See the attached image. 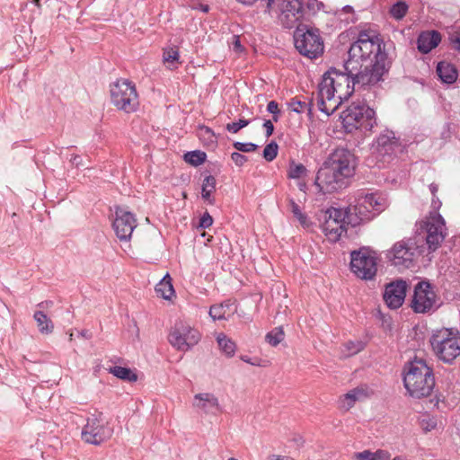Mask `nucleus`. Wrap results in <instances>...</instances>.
I'll use <instances>...</instances> for the list:
<instances>
[{
  "instance_id": "nucleus-1",
  "label": "nucleus",
  "mask_w": 460,
  "mask_h": 460,
  "mask_svg": "<svg viewBox=\"0 0 460 460\" xmlns=\"http://www.w3.org/2000/svg\"><path fill=\"white\" fill-rule=\"evenodd\" d=\"M383 45V40L375 31H359L344 63L345 71L353 76L356 83L374 85L382 80L389 65Z\"/></svg>"
},
{
  "instance_id": "nucleus-2",
  "label": "nucleus",
  "mask_w": 460,
  "mask_h": 460,
  "mask_svg": "<svg viewBox=\"0 0 460 460\" xmlns=\"http://www.w3.org/2000/svg\"><path fill=\"white\" fill-rule=\"evenodd\" d=\"M355 85L363 86L361 84L356 83L349 72L342 73L335 68H331L324 73L318 85L315 98L317 108L330 116L351 96Z\"/></svg>"
},
{
  "instance_id": "nucleus-3",
  "label": "nucleus",
  "mask_w": 460,
  "mask_h": 460,
  "mask_svg": "<svg viewBox=\"0 0 460 460\" xmlns=\"http://www.w3.org/2000/svg\"><path fill=\"white\" fill-rule=\"evenodd\" d=\"M403 384L411 396H429L435 386L432 369L422 359H415L404 367Z\"/></svg>"
},
{
  "instance_id": "nucleus-4",
  "label": "nucleus",
  "mask_w": 460,
  "mask_h": 460,
  "mask_svg": "<svg viewBox=\"0 0 460 460\" xmlns=\"http://www.w3.org/2000/svg\"><path fill=\"white\" fill-rule=\"evenodd\" d=\"M387 207V199L381 194H359L355 199V204L347 208L350 213L349 223L356 226L361 222L372 219Z\"/></svg>"
},
{
  "instance_id": "nucleus-5",
  "label": "nucleus",
  "mask_w": 460,
  "mask_h": 460,
  "mask_svg": "<svg viewBox=\"0 0 460 460\" xmlns=\"http://www.w3.org/2000/svg\"><path fill=\"white\" fill-rule=\"evenodd\" d=\"M434 354L441 361L452 364L460 356V332L455 328L435 331L429 340Z\"/></svg>"
},
{
  "instance_id": "nucleus-6",
  "label": "nucleus",
  "mask_w": 460,
  "mask_h": 460,
  "mask_svg": "<svg viewBox=\"0 0 460 460\" xmlns=\"http://www.w3.org/2000/svg\"><path fill=\"white\" fill-rule=\"evenodd\" d=\"M342 125L346 132L359 129L370 132L376 126V112L365 104L352 103L341 114Z\"/></svg>"
},
{
  "instance_id": "nucleus-7",
  "label": "nucleus",
  "mask_w": 460,
  "mask_h": 460,
  "mask_svg": "<svg viewBox=\"0 0 460 460\" xmlns=\"http://www.w3.org/2000/svg\"><path fill=\"white\" fill-rule=\"evenodd\" d=\"M111 102L119 110L126 113L134 112L138 107V95L135 84L126 79H120L111 84Z\"/></svg>"
},
{
  "instance_id": "nucleus-8",
  "label": "nucleus",
  "mask_w": 460,
  "mask_h": 460,
  "mask_svg": "<svg viewBox=\"0 0 460 460\" xmlns=\"http://www.w3.org/2000/svg\"><path fill=\"white\" fill-rule=\"evenodd\" d=\"M350 213L348 208H330L323 214L322 230L330 242H337L346 231L345 225H350Z\"/></svg>"
},
{
  "instance_id": "nucleus-9",
  "label": "nucleus",
  "mask_w": 460,
  "mask_h": 460,
  "mask_svg": "<svg viewBox=\"0 0 460 460\" xmlns=\"http://www.w3.org/2000/svg\"><path fill=\"white\" fill-rule=\"evenodd\" d=\"M378 257L368 248H360L350 254L351 271L361 279H372L377 271Z\"/></svg>"
},
{
  "instance_id": "nucleus-10",
  "label": "nucleus",
  "mask_w": 460,
  "mask_h": 460,
  "mask_svg": "<svg viewBox=\"0 0 460 460\" xmlns=\"http://www.w3.org/2000/svg\"><path fill=\"white\" fill-rule=\"evenodd\" d=\"M420 227L426 234V242L430 251H436L447 235L446 222L438 212H429V216L420 222Z\"/></svg>"
},
{
  "instance_id": "nucleus-11",
  "label": "nucleus",
  "mask_w": 460,
  "mask_h": 460,
  "mask_svg": "<svg viewBox=\"0 0 460 460\" xmlns=\"http://www.w3.org/2000/svg\"><path fill=\"white\" fill-rule=\"evenodd\" d=\"M440 306L434 288L427 281L419 282L414 288L411 308L417 314H429Z\"/></svg>"
},
{
  "instance_id": "nucleus-12",
  "label": "nucleus",
  "mask_w": 460,
  "mask_h": 460,
  "mask_svg": "<svg viewBox=\"0 0 460 460\" xmlns=\"http://www.w3.org/2000/svg\"><path fill=\"white\" fill-rule=\"evenodd\" d=\"M294 40L298 52L309 58H315L323 51V42L317 30L297 28Z\"/></svg>"
},
{
  "instance_id": "nucleus-13",
  "label": "nucleus",
  "mask_w": 460,
  "mask_h": 460,
  "mask_svg": "<svg viewBox=\"0 0 460 460\" xmlns=\"http://www.w3.org/2000/svg\"><path fill=\"white\" fill-rule=\"evenodd\" d=\"M113 434V428L103 418L102 413L93 415L82 430V438L84 442L100 445L108 440Z\"/></svg>"
},
{
  "instance_id": "nucleus-14",
  "label": "nucleus",
  "mask_w": 460,
  "mask_h": 460,
  "mask_svg": "<svg viewBox=\"0 0 460 460\" xmlns=\"http://www.w3.org/2000/svg\"><path fill=\"white\" fill-rule=\"evenodd\" d=\"M200 340L198 330L184 322H177L172 328L168 341L170 344L180 351H188Z\"/></svg>"
},
{
  "instance_id": "nucleus-15",
  "label": "nucleus",
  "mask_w": 460,
  "mask_h": 460,
  "mask_svg": "<svg viewBox=\"0 0 460 460\" xmlns=\"http://www.w3.org/2000/svg\"><path fill=\"white\" fill-rule=\"evenodd\" d=\"M399 148L398 139L393 131L386 130L380 134L372 146V155L376 163L385 164L390 163Z\"/></svg>"
},
{
  "instance_id": "nucleus-16",
  "label": "nucleus",
  "mask_w": 460,
  "mask_h": 460,
  "mask_svg": "<svg viewBox=\"0 0 460 460\" xmlns=\"http://www.w3.org/2000/svg\"><path fill=\"white\" fill-rule=\"evenodd\" d=\"M324 164L336 171V172L348 178L353 174L355 157L349 150L337 148L329 155Z\"/></svg>"
},
{
  "instance_id": "nucleus-17",
  "label": "nucleus",
  "mask_w": 460,
  "mask_h": 460,
  "mask_svg": "<svg viewBox=\"0 0 460 460\" xmlns=\"http://www.w3.org/2000/svg\"><path fill=\"white\" fill-rule=\"evenodd\" d=\"M414 256L415 248L405 241L395 243L386 254L393 265L402 269H409L412 266Z\"/></svg>"
},
{
  "instance_id": "nucleus-18",
  "label": "nucleus",
  "mask_w": 460,
  "mask_h": 460,
  "mask_svg": "<svg viewBox=\"0 0 460 460\" xmlns=\"http://www.w3.org/2000/svg\"><path fill=\"white\" fill-rule=\"evenodd\" d=\"M112 226L117 237L120 241H128L137 226V220L135 216L126 208L116 207Z\"/></svg>"
},
{
  "instance_id": "nucleus-19",
  "label": "nucleus",
  "mask_w": 460,
  "mask_h": 460,
  "mask_svg": "<svg viewBox=\"0 0 460 460\" xmlns=\"http://www.w3.org/2000/svg\"><path fill=\"white\" fill-rule=\"evenodd\" d=\"M344 179L346 178L343 175L323 164L317 172L314 184L321 192H333L342 188Z\"/></svg>"
},
{
  "instance_id": "nucleus-20",
  "label": "nucleus",
  "mask_w": 460,
  "mask_h": 460,
  "mask_svg": "<svg viewBox=\"0 0 460 460\" xmlns=\"http://www.w3.org/2000/svg\"><path fill=\"white\" fill-rule=\"evenodd\" d=\"M279 20L286 28H294L303 18L301 0H282L279 5Z\"/></svg>"
},
{
  "instance_id": "nucleus-21",
  "label": "nucleus",
  "mask_w": 460,
  "mask_h": 460,
  "mask_svg": "<svg viewBox=\"0 0 460 460\" xmlns=\"http://www.w3.org/2000/svg\"><path fill=\"white\" fill-rule=\"evenodd\" d=\"M407 284L403 280L393 281L385 286L384 300L388 307L399 308L406 296Z\"/></svg>"
},
{
  "instance_id": "nucleus-22",
  "label": "nucleus",
  "mask_w": 460,
  "mask_h": 460,
  "mask_svg": "<svg viewBox=\"0 0 460 460\" xmlns=\"http://www.w3.org/2000/svg\"><path fill=\"white\" fill-rule=\"evenodd\" d=\"M193 407L206 414H215L219 410L217 397L211 393H199L194 395Z\"/></svg>"
},
{
  "instance_id": "nucleus-23",
  "label": "nucleus",
  "mask_w": 460,
  "mask_h": 460,
  "mask_svg": "<svg viewBox=\"0 0 460 460\" xmlns=\"http://www.w3.org/2000/svg\"><path fill=\"white\" fill-rule=\"evenodd\" d=\"M441 40V36L438 31H425L420 34L418 38V49L424 54L429 53L436 48Z\"/></svg>"
},
{
  "instance_id": "nucleus-24",
  "label": "nucleus",
  "mask_w": 460,
  "mask_h": 460,
  "mask_svg": "<svg viewBox=\"0 0 460 460\" xmlns=\"http://www.w3.org/2000/svg\"><path fill=\"white\" fill-rule=\"evenodd\" d=\"M367 396L366 392L361 388H355L345 394L340 398L339 407L341 410L349 411L352 408L356 402L362 400Z\"/></svg>"
},
{
  "instance_id": "nucleus-25",
  "label": "nucleus",
  "mask_w": 460,
  "mask_h": 460,
  "mask_svg": "<svg viewBox=\"0 0 460 460\" xmlns=\"http://www.w3.org/2000/svg\"><path fill=\"white\" fill-rule=\"evenodd\" d=\"M437 73L441 81L446 84H453L458 76L456 66L446 61H441L438 64Z\"/></svg>"
},
{
  "instance_id": "nucleus-26",
  "label": "nucleus",
  "mask_w": 460,
  "mask_h": 460,
  "mask_svg": "<svg viewBox=\"0 0 460 460\" xmlns=\"http://www.w3.org/2000/svg\"><path fill=\"white\" fill-rule=\"evenodd\" d=\"M33 318L41 334L49 335L54 331V323L42 311H35Z\"/></svg>"
},
{
  "instance_id": "nucleus-27",
  "label": "nucleus",
  "mask_w": 460,
  "mask_h": 460,
  "mask_svg": "<svg viewBox=\"0 0 460 460\" xmlns=\"http://www.w3.org/2000/svg\"><path fill=\"white\" fill-rule=\"evenodd\" d=\"M217 181L216 178L212 175L206 176L203 180L202 188H201V197L210 205L215 204V199L212 197V194L216 190Z\"/></svg>"
},
{
  "instance_id": "nucleus-28",
  "label": "nucleus",
  "mask_w": 460,
  "mask_h": 460,
  "mask_svg": "<svg viewBox=\"0 0 460 460\" xmlns=\"http://www.w3.org/2000/svg\"><path fill=\"white\" fill-rule=\"evenodd\" d=\"M155 292L164 299H170L173 296L174 289L169 274H166L155 286Z\"/></svg>"
},
{
  "instance_id": "nucleus-29",
  "label": "nucleus",
  "mask_w": 460,
  "mask_h": 460,
  "mask_svg": "<svg viewBox=\"0 0 460 460\" xmlns=\"http://www.w3.org/2000/svg\"><path fill=\"white\" fill-rule=\"evenodd\" d=\"M288 204L293 216L298 220L300 225L304 228H309L312 226V222L307 215L302 212L299 206L293 199H289Z\"/></svg>"
},
{
  "instance_id": "nucleus-30",
  "label": "nucleus",
  "mask_w": 460,
  "mask_h": 460,
  "mask_svg": "<svg viewBox=\"0 0 460 460\" xmlns=\"http://www.w3.org/2000/svg\"><path fill=\"white\" fill-rule=\"evenodd\" d=\"M217 341L223 353L227 357H233L235 352V343L227 338L225 334L220 333L217 337Z\"/></svg>"
},
{
  "instance_id": "nucleus-31",
  "label": "nucleus",
  "mask_w": 460,
  "mask_h": 460,
  "mask_svg": "<svg viewBox=\"0 0 460 460\" xmlns=\"http://www.w3.org/2000/svg\"><path fill=\"white\" fill-rule=\"evenodd\" d=\"M110 373L126 381H137V376L128 367L115 366L113 367H111Z\"/></svg>"
},
{
  "instance_id": "nucleus-32",
  "label": "nucleus",
  "mask_w": 460,
  "mask_h": 460,
  "mask_svg": "<svg viewBox=\"0 0 460 460\" xmlns=\"http://www.w3.org/2000/svg\"><path fill=\"white\" fill-rule=\"evenodd\" d=\"M198 135L208 146H214L217 143V137L214 131L207 126H200L199 128Z\"/></svg>"
},
{
  "instance_id": "nucleus-33",
  "label": "nucleus",
  "mask_w": 460,
  "mask_h": 460,
  "mask_svg": "<svg viewBox=\"0 0 460 460\" xmlns=\"http://www.w3.org/2000/svg\"><path fill=\"white\" fill-rule=\"evenodd\" d=\"M284 337L285 333L282 327H276L267 333L265 340L269 344L276 347L284 340Z\"/></svg>"
},
{
  "instance_id": "nucleus-34",
  "label": "nucleus",
  "mask_w": 460,
  "mask_h": 460,
  "mask_svg": "<svg viewBox=\"0 0 460 460\" xmlns=\"http://www.w3.org/2000/svg\"><path fill=\"white\" fill-rule=\"evenodd\" d=\"M364 349V343L360 341H349L344 343L342 353L345 357L353 356Z\"/></svg>"
},
{
  "instance_id": "nucleus-35",
  "label": "nucleus",
  "mask_w": 460,
  "mask_h": 460,
  "mask_svg": "<svg viewBox=\"0 0 460 460\" xmlns=\"http://www.w3.org/2000/svg\"><path fill=\"white\" fill-rule=\"evenodd\" d=\"M206 154L201 151H191L184 155V160L186 163L198 166L203 164L206 160Z\"/></svg>"
},
{
  "instance_id": "nucleus-36",
  "label": "nucleus",
  "mask_w": 460,
  "mask_h": 460,
  "mask_svg": "<svg viewBox=\"0 0 460 460\" xmlns=\"http://www.w3.org/2000/svg\"><path fill=\"white\" fill-rule=\"evenodd\" d=\"M408 4L403 1H398L390 9L391 15L396 19L401 20L402 19L408 11Z\"/></svg>"
},
{
  "instance_id": "nucleus-37",
  "label": "nucleus",
  "mask_w": 460,
  "mask_h": 460,
  "mask_svg": "<svg viewBox=\"0 0 460 460\" xmlns=\"http://www.w3.org/2000/svg\"><path fill=\"white\" fill-rule=\"evenodd\" d=\"M312 105H314L313 100L310 102H306L293 99L289 102V108L296 113L304 112L305 110L311 111Z\"/></svg>"
},
{
  "instance_id": "nucleus-38",
  "label": "nucleus",
  "mask_w": 460,
  "mask_h": 460,
  "mask_svg": "<svg viewBox=\"0 0 460 460\" xmlns=\"http://www.w3.org/2000/svg\"><path fill=\"white\" fill-rule=\"evenodd\" d=\"M306 173V168L301 164L292 163L288 170V177L292 179H300Z\"/></svg>"
},
{
  "instance_id": "nucleus-39",
  "label": "nucleus",
  "mask_w": 460,
  "mask_h": 460,
  "mask_svg": "<svg viewBox=\"0 0 460 460\" xmlns=\"http://www.w3.org/2000/svg\"><path fill=\"white\" fill-rule=\"evenodd\" d=\"M226 307H228V305L223 304L212 305L209 309V315L213 320L225 319Z\"/></svg>"
},
{
  "instance_id": "nucleus-40",
  "label": "nucleus",
  "mask_w": 460,
  "mask_h": 460,
  "mask_svg": "<svg viewBox=\"0 0 460 460\" xmlns=\"http://www.w3.org/2000/svg\"><path fill=\"white\" fill-rule=\"evenodd\" d=\"M279 146L275 142L268 144L263 150V157L266 161L271 162L278 155Z\"/></svg>"
},
{
  "instance_id": "nucleus-41",
  "label": "nucleus",
  "mask_w": 460,
  "mask_h": 460,
  "mask_svg": "<svg viewBox=\"0 0 460 460\" xmlns=\"http://www.w3.org/2000/svg\"><path fill=\"white\" fill-rule=\"evenodd\" d=\"M249 124H250V120L249 119H240L238 121L226 124V128L229 132L235 134L240 129L245 128Z\"/></svg>"
},
{
  "instance_id": "nucleus-42",
  "label": "nucleus",
  "mask_w": 460,
  "mask_h": 460,
  "mask_svg": "<svg viewBox=\"0 0 460 460\" xmlns=\"http://www.w3.org/2000/svg\"><path fill=\"white\" fill-rule=\"evenodd\" d=\"M163 58L165 63L173 64L179 59V52L175 49H165Z\"/></svg>"
},
{
  "instance_id": "nucleus-43",
  "label": "nucleus",
  "mask_w": 460,
  "mask_h": 460,
  "mask_svg": "<svg viewBox=\"0 0 460 460\" xmlns=\"http://www.w3.org/2000/svg\"><path fill=\"white\" fill-rule=\"evenodd\" d=\"M234 147L239 152H253L258 148V146L253 143H242V142H234Z\"/></svg>"
},
{
  "instance_id": "nucleus-44",
  "label": "nucleus",
  "mask_w": 460,
  "mask_h": 460,
  "mask_svg": "<svg viewBox=\"0 0 460 460\" xmlns=\"http://www.w3.org/2000/svg\"><path fill=\"white\" fill-rule=\"evenodd\" d=\"M303 4V16L307 12H314L319 9V4L317 0H301Z\"/></svg>"
},
{
  "instance_id": "nucleus-45",
  "label": "nucleus",
  "mask_w": 460,
  "mask_h": 460,
  "mask_svg": "<svg viewBox=\"0 0 460 460\" xmlns=\"http://www.w3.org/2000/svg\"><path fill=\"white\" fill-rule=\"evenodd\" d=\"M267 111L270 112V113H272L273 114V120L274 121H278L279 120V116L278 114L279 113V104L277 102L275 101H270L268 105H267Z\"/></svg>"
},
{
  "instance_id": "nucleus-46",
  "label": "nucleus",
  "mask_w": 460,
  "mask_h": 460,
  "mask_svg": "<svg viewBox=\"0 0 460 460\" xmlns=\"http://www.w3.org/2000/svg\"><path fill=\"white\" fill-rule=\"evenodd\" d=\"M420 427L424 432H429L435 429L436 421L432 419H423L420 421Z\"/></svg>"
},
{
  "instance_id": "nucleus-47",
  "label": "nucleus",
  "mask_w": 460,
  "mask_h": 460,
  "mask_svg": "<svg viewBox=\"0 0 460 460\" xmlns=\"http://www.w3.org/2000/svg\"><path fill=\"white\" fill-rule=\"evenodd\" d=\"M449 40L454 47V49L460 50V29L455 31L450 34Z\"/></svg>"
},
{
  "instance_id": "nucleus-48",
  "label": "nucleus",
  "mask_w": 460,
  "mask_h": 460,
  "mask_svg": "<svg viewBox=\"0 0 460 460\" xmlns=\"http://www.w3.org/2000/svg\"><path fill=\"white\" fill-rule=\"evenodd\" d=\"M213 224V218L208 213L205 212L203 216L199 219V226L201 228H208Z\"/></svg>"
},
{
  "instance_id": "nucleus-49",
  "label": "nucleus",
  "mask_w": 460,
  "mask_h": 460,
  "mask_svg": "<svg viewBox=\"0 0 460 460\" xmlns=\"http://www.w3.org/2000/svg\"><path fill=\"white\" fill-rule=\"evenodd\" d=\"M391 457V455L388 451L378 449L376 452H374L373 460H389Z\"/></svg>"
},
{
  "instance_id": "nucleus-50",
  "label": "nucleus",
  "mask_w": 460,
  "mask_h": 460,
  "mask_svg": "<svg viewBox=\"0 0 460 460\" xmlns=\"http://www.w3.org/2000/svg\"><path fill=\"white\" fill-rule=\"evenodd\" d=\"M231 158L237 166H242L247 161L246 156L239 152L233 153Z\"/></svg>"
},
{
  "instance_id": "nucleus-51",
  "label": "nucleus",
  "mask_w": 460,
  "mask_h": 460,
  "mask_svg": "<svg viewBox=\"0 0 460 460\" xmlns=\"http://www.w3.org/2000/svg\"><path fill=\"white\" fill-rule=\"evenodd\" d=\"M374 452L370 450H364L362 452H358L355 454V458L357 460H373Z\"/></svg>"
},
{
  "instance_id": "nucleus-52",
  "label": "nucleus",
  "mask_w": 460,
  "mask_h": 460,
  "mask_svg": "<svg viewBox=\"0 0 460 460\" xmlns=\"http://www.w3.org/2000/svg\"><path fill=\"white\" fill-rule=\"evenodd\" d=\"M233 49L235 51V52H242L243 51V46L241 45V40H240V38L239 36H234L233 37Z\"/></svg>"
},
{
  "instance_id": "nucleus-53",
  "label": "nucleus",
  "mask_w": 460,
  "mask_h": 460,
  "mask_svg": "<svg viewBox=\"0 0 460 460\" xmlns=\"http://www.w3.org/2000/svg\"><path fill=\"white\" fill-rule=\"evenodd\" d=\"M263 128L266 130V136L268 137L272 135V133L274 131V126L270 120H269V119L265 120V122L263 123Z\"/></svg>"
},
{
  "instance_id": "nucleus-54",
  "label": "nucleus",
  "mask_w": 460,
  "mask_h": 460,
  "mask_svg": "<svg viewBox=\"0 0 460 460\" xmlns=\"http://www.w3.org/2000/svg\"><path fill=\"white\" fill-rule=\"evenodd\" d=\"M71 162L73 164H75L76 167H78L79 165H81L82 158L79 155H74L71 158Z\"/></svg>"
},
{
  "instance_id": "nucleus-55",
  "label": "nucleus",
  "mask_w": 460,
  "mask_h": 460,
  "mask_svg": "<svg viewBox=\"0 0 460 460\" xmlns=\"http://www.w3.org/2000/svg\"><path fill=\"white\" fill-rule=\"evenodd\" d=\"M431 206H432L434 210H438L440 208V206H441V202L439 200H435L433 199ZM434 212H437V211H434Z\"/></svg>"
},
{
  "instance_id": "nucleus-56",
  "label": "nucleus",
  "mask_w": 460,
  "mask_h": 460,
  "mask_svg": "<svg viewBox=\"0 0 460 460\" xmlns=\"http://www.w3.org/2000/svg\"><path fill=\"white\" fill-rule=\"evenodd\" d=\"M429 190H430V192L432 193V195L435 197L436 192L438 191V185L431 183L429 185Z\"/></svg>"
},
{
  "instance_id": "nucleus-57",
  "label": "nucleus",
  "mask_w": 460,
  "mask_h": 460,
  "mask_svg": "<svg viewBox=\"0 0 460 460\" xmlns=\"http://www.w3.org/2000/svg\"><path fill=\"white\" fill-rule=\"evenodd\" d=\"M298 188L301 191L305 192L306 190V183L305 181L298 182Z\"/></svg>"
},
{
  "instance_id": "nucleus-58",
  "label": "nucleus",
  "mask_w": 460,
  "mask_h": 460,
  "mask_svg": "<svg viewBox=\"0 0 460 460\" xmlns=\"http://www.w3.org/2000/svg\"><path fill=\"white\" fill-rule=\"evenodd\" d=\"M51 304H52V302L46 301V302L40 303L38 305V306L41 307V308H45V307L50 306Z\"/></svg>"
},
{
  "instance_id": "nucleus-59",
  "label": "nucleus",
  "mask_w": 460,
  "mask_h": 460,
  "mask_svg": "<svg viewBox=\"0 0 460 460\" xmlns=\"http://www.w3.org/2000/svg\"><path fill=\"white\" fill-rule=\"evenodd\" d=\"M237 1L240 3H243L244 4L251 5V4H254L257 0H237Z\"/></svg>"
},
{
  "instance_id": "nucleus-60",
  "label": "nucleus",
  "mask_w": 460,
  "mask_h": 460,
  "mask_svg": "<svg viewBox=\"0 0 460 460\" xmlns=\"http://www.w3.org/2000/svg\"><path fill=\"white\" fill-rule=\"evenodd\" d=\"M271 459H275V460H284L285 456H276V455H272L270 456Z\"/></svg>"
},
{
  "instance_id": "nucleus-61",
  "label": "nucleus",
  "mask_w": 460,
  "mask_h": 460,
  "mask_svg": "<svg viewBox=\"0 0 460 460\" xmlns=\"http://www.w3.org/2000/svg\"><path fill=\"white\" fill-rule=\"evenodd\" d=\"M242 360H243V361H244V362H246V363L252 364V365H256L255 363L252 362V361L250 360V358H247V357H242Z\"/></svg>"
},
{
  "instance_id": "nucleus-62",
  "label": "nucleus",
  "mask_w": 460,
  "mask_h": 460,
  "mask_svg": "<svg viewBox=\"0 0 460 460\" xmlns=\"http://www.w3.org/2000/svg\"><path fill=\"white\" fill-rule=\"evenodd\" d=\"M343 10L346 12V13H349L352 11V7L349 6V5H346Z\"/></svg>"
},
{
  "instance_id": "nucleus-63",
  "label": "nucleus",
  "mask_w": 460,
  "mask_h": 460,
  "mask_svg": "<svg viewBox=\"0 0 460 460\" xmlns=\"http://www.w3.org/2000/svg\"><path fill=\"white\" fill-rule=\"evenodd\" d=\"M275 0H268V7L272 8V4H274Z\"/></svg>"
},
{
  "instance_id": "nucleus-64",
  "label": "nucleus",
  "mask_w": 460,
  "mask_h": 460,
  "mask_svg": "<svg viewBox=\"0 0 460 460\" xmlns=\"http://www.w3.org/2000/svg\"><path fill=\"white\" fill-rule=\"evenodd\" d=\"M80 335H81L82 337L88 338V335H87V332H86V331H83L82 332H80Z\"/></svg>"
}]
</instances>
